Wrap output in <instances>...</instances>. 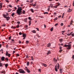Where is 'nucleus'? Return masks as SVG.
I'll return each instance as SVG.
<instances>
[{"label": "nucleus", "mask_w": 74, "mask_h": 74, "mask_svg": "<svg viewBox=\"0 0 74 74\" xmlns=\"http://www.w3.org/2000/svg\"><path fill=\"white\" fill-rule=\"evenodd\" d=\"M73 23V21H71V23H70V25H72V23Z\"/></svg>", "instance_id": "40"}, {"label": "nucleus", "mask_w": 74, "mask_h": 74, "mask_svg": "<svg viewBox=\"0 0 74 74\" xmlns=\"http://www.w3.org/2000/svg\"><path fill=\"white\" fill-rule=\"evenodd\" d=\"M32 5L33 6H34V7H35V6H36V4H33Z\"/></svg>", "instance_id": "57"}, {"label": "nucleus", "mask_w": 74, "mask_h": 74, "mask_svg": "<svg viewBox=\"0 0 74 74\" xmlns=\"http://www.w3.org/2000/svg\"><path fill=\"white\" fill-rule=\"evenodd\" d=\"M57 67H58V66H57V65H56L55 66V68H57Z\"/></svg>", "instance_id": "58"}, {"label": "nucleus", "mask_w": 74, "mask_h": 74, "mask_svg": "<svg viewBox=\"0 0 74 74\" xmlns=\"http://www.w3.org/2000/svg\"><path fill=\"white\" fill-rule=\"evenodd\" d=\"M8 57H10V56H11V54H9L8 55Z\"/></svg>", "instance_id": "33"}, {"label": "nucleus", "mask_w": 74, "mask_h": 74, "mask_svg": "<svg viewBox=\"0 0 74 74\" xmlns=\"http://www.w3.org/2000/svg\"><path fill=\"white\" fill-rule=\"evenodd\" d=\"M70 43H71V42H69L68 45H64V47H68L67 48V49H71V45L70 44Z\"/></svg>", "instance_id": "2"}, {"label": "nucleus", "mask_w": 74, "mask_h": 74, "mask_svg": "<svg viewBox=\"0 0 74 74\" xmlns=\"http://www.w3.org/2000/svg\"><path fill=\"white\" fill-rule=\"evenodd\" d=\"M25 69L26 71H27V70L29 69H27V67H25Z\"/></svg>", "instance_id": "25"}, {"label": "nucleus", "mask_w": 74, "mask_h": 74, "mask_svg": "<svg viewBox=\"0 0 74 74\" xmlns=\"http://www.w3.org/2000/svg\"><path fill=\"white\" fill-rule=\"evenodd\" d=\"M62 70H63V69H60V73H62V71H63Z\"/></svg>", "instance_id": "8"}, {"label": "nucleus", "mask_w": 74, "mask_h": 74, "mask_svg": "<svg viewBox=\"0 0 74 74\" xmlns=\"http://www.w3.org/2000/svg\"><path fill=\"white\" fill-rule=\"evenodd\" d=\"M3 64L2 63H1L0 62V67H1V66H3Z\"/></svg>", "instance_id": "18"}, {"label": "nucleus", "mask_w": 74, "mask_h": 74, "mask_svg": "<svg viewBox=\"0 0 74 74\" xmlns=\"http://www.w3.org/2000/svg\"><path fill=\"white\" fill-rule=\"evenodd\" d=\"M19 71V73H25V71L23 70L22 69H20L18 70Z\"/></svg>", "instance_id": "3"}, {"label": "nucleus", "mask_w": 74, "mask_h": 74, "mask_svg": "<svg viewBox=\"0 0 74 74\" xmlns=\"http://www.w3.org/2000/svg\"><path fill=\"white\" fill-rule=\"evenodd\" d=\"M68 12H70L71 11V10L70 9V8H69V10L68 11Z\"/></svg>", "instance_id": "12"}, {"label": "nucleus", "mask_w": 74, "mask_h": 74, "mask_svg": "<svg viewBox=\"0 0 74 74\" xmlns=\"http://www.w3.org/2000/svg\"><path fill=\"white\" fill-rule=\"evenodd\" d=\"M10 17H6V19H7V21H8L9 19H10Z\"/></svg>", "instance_id": "7"}, {"label": "nucleus", "mask_w": 74, "mask_h": 74, "mask_svg": "<svg viewBox=\"0 0 74 74\" xmlns=\"http://www.w3.org/2000/svg\"><path fill=\"white\" fill-rule=\"evenodd\" d=\"M9 6L10 7L12 8V6H11V5H9Z\"/></svg>", "instance_id": "56"}, {"label": "nucleus", "mask_w": 74, "mask_h": 74, "mask_svg": "<svg viewBox=\"0 0 74 74\" xmlns=\"http://www.w3.org/2000/svg\"><path fill=\"white\" fill-rule=\"evenodd\" d=\"M59 40H60V42H62V41L63 40H62V39H60Z\"/></svg>", "instance_id": "35"}, {"label": "nucleus", "mask_w": 74, "mask_h": 74, "mask_svg": "<svg viewBox=\"0 0 74 74\" xmlns=\"http://www.w3.org/2000/svg\"><path fill=\"white\" fill-rule=\"evenodd\" d=\"M28 19L29 20H31V18L30 17H28Z\"/></svg>", "instance_id": "54"}, {"label": "nucleus", "mask_w": 74, "mask_h": 74, "mask_svg": "<svg viewBox=\"0 0 74 74\" xmlns=\"http://www.w3.org/2000/svg\"><path fill=\"white\" fill-rule=\"evenodd\" d=\"M11 40H12L11 42H12V43L14 42V40L13 39H12Z\"/></svg>", "instance_id": "21"}, {"label": "nucleus", "mask_w": 74, "mask_h": 74, "mask_svg": "<svg viewBox=\"0 0 74 74\" xmlns=\"http://www.w3.org/2000/svg\"><path fill=\"white\" fill-rule=\"evenodd\" d=\"M47 10H48V11H49V8H48L47 9Z\"/></svg>", "instance_id": "63"}, {"label": "nucleus", "mask_w": 74, "mask_h": 74, "mask_svg": "<svg viewBox=\"0 0 74 74\" xmlns=\"http://www.w3.org/2000/svg\"><path fill=\"white\" fill-rule=\"evenodd\" d=\"M11 36H10L9 38V40H10L11 39Z\"/></svg>", "instance_id": "38"}, {"label": "nucleus", "mask_w": 74, "mask_h": 74, "mask_svg": "<svg viewBox=\"0 0 74 74\" xmlns=\"http://www.w3.org/2000/svg\"><path fill=\"white\" fill-rule=\"evenodd\" d=\"M58 5H56V6H54V7L55 8H56L58 7Z\"/></svg>", "instance_id": "50"}, {"label": "nucleus", "mask_w": 74, "mask_h": 74, "mask_svg": "<svg viewBox=\"0 0 74 74\" xmlns=\"http://www.w3.org/2000/svg\"><path fill=\"white\" fill-rule=\"evenodd\" d=\"M56 20H57V18L56 17L54 19V20L55 21H56Z\"/></svg>", "instance_id": "34"}, {"label": "nucleus", "mask_w": 74, "mask_h": 74, "mask_svg": "<svg viewBox=\"0 0 74 74\" xmlns=\"http://www.w3.org/2000/svg\"><path fill=\"white\" fill-rule=\"evenodd\" d=\"M32 32L34 33H36V32L35 30H34L33 31H32Z\"/></svg>", "instance_id": "13"}, {"label": "nucleus", "mask_w": 74, "mask_h": 74, "mask_svg": "<svg viewBox=\"0 0 74 74\" xmlns=\"http://www.w3.org/2000/svg\"><path fill=\"white\" fill-rule=\"evenodd\" d=\"M2 5H3V3H0V6H2Z\"/></svg>", "instance_id": "32"}, {"label": "nucleus", "mask_w": 74, "mask_h": 74, "mask_svg": "<svg viewBox=\"0 0 74 74\" xmlns=\"http://www.w3.org/2000/svg\"><path fill=\"white\" fill-rule=\"evenodd\" d=\"M17 23H18V24H19V23H20V22H19V21L17 22Z\"/></svg>", "instance_id": "55"}, {"label": "nucleus", "mask_w": 74, "mask_h": 74, "mask_svg": "<svg viewBox=\"0 0 74 74\" xmlns=\"http://www.w3.org/2000/svg\"><path fill=\"white\" fill-rule=\"evenodd\" d=\"M28 27V26L27 25H25V27Z\"/></svg>", "instance_id": "62"}, {"label": "nucleus", "mask_w": 74, "mask_h": 74, "mask_svg": "<svg viewBox=\"0 0 74 74\" xmlns=\"http://www.w3.org/2000/svg\"><path fill=\"white\" fill-rule=\"evenodd\" d=\"M8 64H5V66L6 67H8Z\"/></svg>", "instance_id": "16"}, {"label": "nucleus", "mask_w": 74, "mask_h": 74, "mask_svg": "<svg viewBox=\"0 0 74 74\" xmlns=\"http://www.w3.org/2000/svg\"><path fill=\"white\" fill-rule=\"evenodd\" d=\"M57 4H58V5H60V3H57Z\"/></svg>", "instance_id": "39"}, {"label": "nucleus", "mask_w": 74, "mask_h": 74, "mask_svg": "<svg viewBox=\"0 0 74 74\" xmlns=\"http://www.w3.org/2000/svg\"><path fill=\"white\" fill-rule=\"evenodd\" d=\"M71 36H72V37H73L74 36V33L72 34L71 35Z\"/></svg>", "instance_id": "42"}, {"label": "nucleus", "mask_w": 74, "mask_h": 74, "mask_svg": "<svg viewBox=\"0 0 74 74\" xmlns=\"http://www.w3.org/2000/svg\"><path fill=\"white\" fill-rule=\"evenodd\" d=\"M30 11H31V12H32L33 13L34 12V11H33V9H30Z\"/></svg>", "instance_id": "10"}, {"label": "nucleus", "mask_w": 74, "mask_h": 74, "mask_svg": "<svg viewBox=\"0 0 74 74\" xmlns=\"http://www.w3.org/2000/svg\"><path fill=\"white\" fill-rule=\"evenodd\" d=\"M51 51H49L48 53H47V55H48L49 54H51Z\"/></svg>", "instance_id": "6"}, {"label": "nucleus", "mask_w": 74, "mask_h": 74, "mask_svg": "<svg viewBox=\"0 0 74 74\" xmlns=\"http://www.w3.org/2000/svg\"><path fill=\"white\" fill-rule=\"evenodd\" d=\"M1 73L2 74L3 73L4 74H5V71H1Z\"/></svg>", "instance_id": "14"}, {"label": "nucleus", "mask_w": 74, "mask_h": 74, "mask_svg": "<svg viewBox=\"0 0 74 74\" xmlns=\"http://www.w3.org/2000/svg\"><path fill=\"white\" fill-rule=\"evenodd\" d=\"M4 59H5V57H4L3 56L1 57V60L2 61H4Z\"/></svg>", "instance_id": "5"}, {"label": "nucleus", "mask_w": 74, "mask_h": 74, "mask_svg": "<svg viewBox=\"0 0 74 74\" xmlns=\"http://www.w3.org/2000/svg\"><path fill=\"white\" fill-rule=\"evenodd\" d=\"M2 26H4V27H5V24H3L2 25Z\"/></svg>", "instance_id": "51"}, {"label": "nucleus", "mask_w": 74, "mask_h": 74, "mask_svg": "<svg viewBox=\"0 0 74 74\" xmlns=\"http://www.w3.org/2000/svg\"><path fill=\"white\" fill-rule=\"evenodd\" d=\"M8 52L7 51H6V54H5V55H6V56H8Z\"/></svg>", "instance_id": "26"}, {"label": "nucleus", "mask_w": 74, "mask_h": 74, "mask_svg": "<svg viewBox=\"0 0 74 74\" xmlns=\"http://www.w3.org/2000/svg\"><path fill=\"white\" fill-rule=\"evenodd\" d=\"M53 30V27H51V28L50 29L51 32H52V31Z\"/></svg>", "instance_id": "22"}, {"label": "nucleus", "mask_w": 74, "mask_h": 74, "mask_svg": "<svg viewBox=\"0 0 74 74\" xmlns=\"http://www.w3.org/2000/svg\"><path fill=\"white\" fill-rule=\"evenodd\" d=\"M33 0H31L30 2V3H32L33 2Z\"/></svg>", "instance_id": "48"}, {"label": "nucleus", "mask_w": 74, "mask_h": 74, "mask_svg": "<svg viewBox=\"0 0 74 74\" xmlns=\"http://www.w3.org/2000/svg\"><path fill=\"white\" fill-rule=\"evenodd\" d=\"M38 71H40V73H41V69H39Z\"/></svg>", "instance_id": "52"}, {"label": "nucleus", "mask_w": 74, "mask_h": 74, "mask_svg": "<svg viewBox=\"0 0 74 74\" xmlns=\"http://www.w3.org/2000/svg\"><path fill=\"white\" fill-rule=\"evenodd\" d=\"M55 71H56L57 72V71H58V69H57V68H55Z\"/></svg>", "instance_id": "28"}, {"label": "nucleus", "mask_w": 74, "mask_h": 74, "mask_svg": "<svg viewBox=\"0 0 74 74\" xmlns=\"http://www.w3.org/2000/svg\"><path fill=\"white\" fill-rule=\"evenodd\" d=\"M5 60H6L7 62H8V58H5Z\"/></svg>", "instance_id": "20"}, {"label": "nucleus", "mask_w": 74, "mask_h": 74, "mask_svg": "<svg viewBox=\"0 0 74 74\" xmlns=\"http://www.w3.org/2000/svg\"><path fill=\"white\" fill-rule=\"evenodd\" d=\"M22 13L23 14H25V10H23V12Z\"/></svg>", "instance_id": "29"}, {"label": "nucleus", "mask_w": 74, "mask_h": 74, "mask_svg": "<svg viewBox=\"0 0 74 74\" xmlns=\"http://www.w3.org/2000/svg\"><path fill=\"white\" fill-rule=\"evenodd\" d=\"M36 29L38 30V31H39V29L38 28H36Z\"/></svg>", "instance_id": "41"}, {"label": "nucleus", "mask_w": 74, "mask_h": 74, "mask_svg": "<svg viewBox=\"0 0 74 74\" xmlns=\"http://www.w3.org/2000/svg\"><path fill=\"white\" fill-rule=\"evenodd\" d=\"M26 44H28L29 43V41L27 40L26 42Z\"/></svg>", "instance_id": "31"}, {"label": "nucleus", "mask_w": 74, "mask_h": 74, "mask_svg": "<svg viewBox=\"0 0 74 74\" xmlns=\"http://www.w3.org/2000/svg\"><path fill=\"white\" fill-rule=\"evenodd\" d=\"M3 16H4L5 18H7V16H6V15L4 14Z\"/></svg>", "instance_id": "11"}, {"label": "nucleus", "mask_w": 74, "mask_h": 74, "mask_svg": "<svg viewBox=\"0 0 74 74\" xmlns=\"http://www.w3.org/2000/svg\"><path fill=\"white\" fill-rule=\"evenodd\" d=\"M63 25V23H62L61 24V26H62Z\"/></svg>", "instance_id": "36"}, {"label": "nucleus", "mask_w": 74, "mask_h": 74, "mask_svg": "<svg viewBox=\"0 0 74 74\" xmlns=\"http://www.w3.org/2000/svg\"><path fill=\"white\" fill-rule=\"evenodd\" d=\"M14 14H15L14 13H12L11 14L12 16H13L14 15Z\"/></svg>", "instance_id": "24"}, {"label": "nucleus", "mask_w": 74, "mask_h": 74, "mask_svg": "<svg viewBox=\"0 0 74 74\" xmlns=\"http://www.w3.org/2000/svg\"><path fill=\"white\" fill-rule=\"evenodd\" d=\"M27 66H29V62H27Z\"/></svg>", "instance_id": "19"}, {"label": "nucleus", "mask_w": 74, "mask_h": 74, "mask_svg": "<svg viewBox=\"0 0 74 74\" xmlns=\"http://www.w3.org/2000/svg\"><path fill=\"white\" fill-rule=\"evenodd\" d=\"M23 37H24L23 38V39H25V38H26V34H23Z\"/></svg>", "instance_id": "4"}, {"label": "nucleus", "mask_w": 74, "mask_h": 74, "mask_svg": "<svg viewBox=\"0 0 74 74\" xmlns=\"http://www.w3.org/2000/svg\"><path fill=\"white\" fill-rule=\"evenodd\" d=\"M16 56H19V54H16Z\"/></svg>", "instance_id": "53"}, {"label": "nucleus", "mask_w": 74, "mask_h": 74, "mask_svg": "<svg viewBox=\"0 0 74 74\" xmlns=\"http://www.w3.org/2000/svg\"><path fill=\"white\" fill-rule=\"evenodd\" d=\"M44 26L45 28H46V25H44Z\"/></svg>", "instance_id": "59"}, {"label": "nucleus", "mask_w": 74, "mask_h": 74, "mask_svg": "<svg viewBox=\"0 0 74 74\" xmlns=\"http://www.w3.org/2000/svg\"><path fill=\"white\" fill-rule=\"evenodd\" d=\"M62 50H60L59 51V52H60V53L62 52Z\"/></svg>", "instance_id": "60"}, {"label": "nucleus", "mask_w": 74, "mask_h": 74, "mask_svg": "<svg viewBox=\"0 0 74 74\" xmlns=\"http://www.w3.org/2000/svg\"><path fill=\"white\" fill-rule=\"evenodd\" d=\"M73 6H74V1H73Z\"/></svg>", "instance_id": "64"}, {"label": "nucleus", "mask_w": 74, "mask_h": 74, "mask_svg": "<svg viewBox=\"0 0 74 74\" xmlns=\"http://www.w3.org/2000/svg\"><path fill=\"white\" fill-rule=\"evenodd\" d=\"M42 65H43V66H45V67H47V65H46V64H45L42 63Z\"/></svg>", "instance_id": "9"}, {"label": "nucleus", "mask_w": 74, "mask_h": 74, "mask_svg": "<svg viewBox=\"0 0 74 74\" xmlns=\"http://www.w3.org/2000/svg\"><path fill=\"white\" fill-rule=\"evenodd\" d=\"M19 35H21L22 33L21 32H19Z\"/></svg>", "instance_id": "47"}, {"label": "nucleus", "mask_w": 74, "mask_h": 74, "mask_svg": "<svg viewBox=\"0 0 74 74\" xmlns=\"http://www.w3.org/2000/svg\"><path fill=\"white\" fill-rule=\"evenodd\" d=\"M51 46V44H50L49 43L47 45V47H49Z\"/></svg>", "instance_id": "15"}, {"label": "nucleus", "mask_w": 74, "mask_h": 74, "mask_svg": "<svg viewBox=\"0 0 74 74\" xmlns=\"http://www.w3.org/2000/svg\"><path fill=\"white\" fill-rule=\"evenodd\" d=\"M27 73H30V71L29 70V69L27 70Z\"/></svg>", "instance_id": "23"}, {"label": "nucleus", "mask_w": 74, "mask_h": 74, "mask_svg": "<svg viewBox=\"0 0 74 74\" xmlns=\"http://www.w3.org/2000/svg\"><path fill=\"white\" fill-rule=\"evenodd\" d=\"M18 7V8L17 9L16 11V14H17V15H21L22 14V9L21 7H19V5L17 6Z\"/></svg>", "instance_id": "1"}, {"label": "nucleus", "mask_w": 74, "mask_h": 74, "mask_svg": "<svg viewBox=\"0 0 74 74\" xmlns=\"http://www.w3.org/2000/svg\"><path fill=\"white\" fill-rule=\"evenodd\" d=\"M17 28H18L19 27V25H18L17 26H16Z\"/></svg>", "instance_id": "61"}, {"label": "nucleus", "mask_w": 74, "mask_h": 74, "mask_svg": "<svg viewBox=\"0 0 74 74\" xmlns=\"http://www.w3.org/2000/svg\"><path fill=\"white\" fill-rule=\"evenodd\" d=\"M29 26H30V25H31V21H30L29 22Z\"/></svg>", "instance_id": "30"}, {"label": "nucleus", "mask_w": 74, "mask_h": 74, "mask_svg": "<svg viewBox=\"0 0 74 74\" xmlns=\"http://www.w3.org/2000/svg\"><path fill=\"white\" fill-rule=\"evenodd\" d=\"M48 14V12H45V13H44V14Z\"/></svg>", "instance_id": "37"}, {"label": "nucleus", "mask_w": 74, "mask_h": 74, "mask_svg": "<svg viewBox=\"0 0 74 74\" xmlns=\"http://www.w3.org/2000/svg\"><path fill=\"white\" fill-rule=\"evenodd\" d=\"M33 56H31V59H32V60H33Z\"/></svg>", "instance_id": "43"}, {"label": "nucleus", "mask_w": 74, "mask_h": 74, "mask_svg": "<svg viewBox=\"0 0 74 74\" xmlns=\"http://www.w3.org/2000/svg\"><path fill=\"white\" fill-rule=\"evenodd\" d=\"M5 1H6V2H7V3H8V2H9V1H8V0H5Z\"/></svg>", "instance_id": "44"}, {"label": "nucleus", "mask_w": 74, "mask_h": 74, "mask_svg": "<svg viewBox=\"0 0 74 74\" xmlns=\"http://www.w3.org/2000/svg\"><path fill=\"white\" fill-rule=\"evenodd\" d=\"M27 18H25L24 19V22H27Z\"/></svg>", "instance_id": "17"}, {"label": "nucleus", "mask_w": 74, "mask_h": 74, "mask_svg": "<svg viewBox=\"0 0 74 74\" xmlns=\"http://www.w3.org/2000/svg\"><path fill=\"white\" fill-rule=\"evenodd\" d=\"M72 58L73 59H74V55H73L72 56Z\"/></svg>", "instance_id": "46"}, {"label": "nucleus", "mask_w": 74, "mask_h": 74, "mask_svg": "<svg viewBox=\"0 0 74 74\" xmlns=\"http://www.w3.org/2000/svg\"><path fill=\"white\" fill-rule=\"evenodd\" d=\"M54 61L56 62H57V60L55 59H54Z\"/></svg>", "instance_id": "27"}, {"label": "nucleus", "mask_w": 74, "mask_h": 74, "mask_svg": "<svg viewBox=\"0 0 74 74\" xmlns=\"http://www.w3.org/2000/svg\"><path fill=\"white\" fill-rule=\"evenodd\" d=\"M26 58H29V56L28 55H27Z\"/></svg>", "instance_id": "49"}, {"label": "nucleus", "mask_w": 74, "mask_h": 74, "mask_svg": "<svg viewBox=\"0 0 74 74\" xmlns=\"http://www.w3.org/2000/svg\"><path fill=\"white\" fill-rule=\"evenodd\" d=\"M58 25V23H56L55 25V26H56L57 25Z\"/></svg>", "instance_id": "45"}]
</instances>
